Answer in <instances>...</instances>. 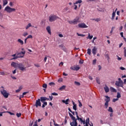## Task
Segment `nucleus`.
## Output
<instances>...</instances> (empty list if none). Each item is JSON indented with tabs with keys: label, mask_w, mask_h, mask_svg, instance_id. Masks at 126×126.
I'll list each match as a JSON object with an SVG mask.
<instances>
[{
	"label": "nucleus",
	"mask_w": 126,
	"mask_h": 126,
	"mask_svg": "<svg viewBox=\"0 0 126 126\" xmlns=\"http://www.w3.org/2000/svg\"><path fill=\"white\" fill-rule=\"evenodd\" d=\"M0 90L1 94L3 95L4 98H8V95H9V94L7 93L6 91L4 90V88H3V87L1 86L0 88Z\"/></svg>",
	"instance_id": "f257e3e1"
},
{
	"label": "nucleus",
	"mask_w": 126,
	"mask_h": 126,
	"mask_svg": "<svg viewBox=\"0 0 126 126\" xmlns=\"http://www.w3.org/2000/svg\"><path fill=\"white\" fill-rule=\"evenodd\" d=\"M68 22L69 24H74V25H76V24L80 22V21H79V17L77 16L73 20L68 21Z\"/></svg>",
	"instance_id": "f03ea898"
},
{
	"label": "nucleus",
	"mask_w": 126,
	"mask_h": 126,
	"mask_svg": "<svg viewBox=\"0 0 126 126\" xmlns=\"http://www.w3.org/2000/svg\"><path fill=\"white\" fill-rule=\"evenodd\" d=\"M57 19H60V17L57 16L56 15H51L49 17V21L50 22H54V21H56Z\"/></svg>",
	"instance_id": "7ed1b4c3"
},
{
	"label": "nucleus",
	"mask_w": 126,
	"mask_h": 126,
	"mask_svg": "<svg viewBox=\"0 0 126 126\" xmlns=\"http://www.w3.org/2000/svg\"><path fill=\"white\" fill-rule=\"evenodd\" d=\"M105 97L106 98L104 99V101H105L104 103V106L106 109H108V106L109 105V102L111 101V99L110 98V97L108 95H105Z\"/></svg>",
	"instance_id": "20e7f679"
},
{
	"label": "nucleus",
	"mask_w": 126,
	"mask_h": 126,
	"mask_svg": "<svg viewBox=\"0 0 126 126\" xmlns=\"http://www.w3.org/2000/svg\"><path fill=\"white\" fill-rule=\"evenodd\" d=\"M4 10L5 11L8 12V13H11V12H13V11H15L16 9L15 8H11L9 6H7L5 7Z\"/></svg>",
	"instance_id": "39448f33"
},
{
	"label": "nucleus",
	"mask_w": 126,
	"mask_h": 126,
	"mask_svg": "<svg viewBox=\"0 0 126 126\" xmlns=\"http://www.w3.org/2000/svg\"><path fill=\"white\" fill-rule=\"evenodd\" d=\"M18 67L19 70H22V71H24V70H25V69H26V67H25V66H24V64H23L22 63H18Z\"/></svg>",
	"instance_id": "423d86ee"
},
{
	"label": "nucleus",
	"mask_w": 126,
	"mask_h": 126,
	"mask_svg": "<svg viewBox=\"0 0 126 126\" xmlns=\"http://www.w3.org/2000/svg\"><path fill=\"white\" fill-rule=\"evenodd\" d=\"M115 85H116V86H118V87H122V88H124V82H119L116 81L115 83Z\"/></svg>",
	"instance_id": "0eeeda50"
},
{
	"label": "nucleus",
	"mask_w": 126,
	"mask_h": 126,
	"mask_svg": "<svg viewBox=\"0 0 126 126\" xmlns=\"http://www.w3.org/2000/svg\"><path fill=\"white\" fill-rule=\"evenodd\" d=\"M79 28H88V26L85 23H80L78 24Z\"/></svg>",
	"instance_id": "6e6552de"
},
{
	"label": "nucleus",
	"mask_w": 126,
	"mask_h": 126,
	"mask_svg": "<svg viewBox=\"0 0 126 126\" xmlns=\"http://www.w3.org/2000/svg\"><path fill=\"white\" fill-rule=\"evenodd\" d=\"M40 98H38V100H36L35 106L36 108H38V106L41 107V101Z\"/></svg>",
	"instance_id": "1a4fd4ad"
},
{
	"label": "nucleus",
	"mask_w": 126,
	"mask_h": 126,
	"mask_svg": "<svg viewBox=\"0 0 126 126\" xmlns=\"http://www.w3.org/2000/svg\"><path fill=\"white\" fill-rule=\"evenodd\" d=\"M77 120L80 121L81 124H83V125H85V119H82L81 118H79V116H77Z\"/></svg>",
	"instance_id": "9d476101"
},
{
	"label": "nucleus",
	"mask_w": 126,
	"mask_h": 126,
	"mask_svg": "<svg viewBox=\"0 0 126 126\" xmlns=\"http://www.w3.org/2000/svg\"><path fill=\"white\" fill-rule=\"evenodd\" d=\"M11 57H13L10 59L11 61H12L13 60H17V59H18V56L16 55V54L11 55Z\"/></svg>",
	"instance_id": "9b49d317"
},
{
	"label": "nucleus",
	"mask_w": 126,
	"mask_h": 126,
	"mask_svg": "<svg viewBox=\"0 0 126 126\" xmlns=\"http://www.w3.org/2000/svg\"><path fill=\"white\" fill-rule=\"evenodd\" d=\"M11 65L13 66V67H14L15 68H16L17 66H18V63H15V62H12L11 63Z\"/></svg>",
	"instance_id": "f8f14e48"
},
{
	"label": "nucleus",
	"mask_w": 126,
	"mask_h": 126,
	"mask_svg": "<svg viewBox=\"0 0 126 126\" xmlns=\"http://www.w3.org/2000/svg\"><path fill=\"white\" fill-rule=\"evenodd\" d=\"M92 53L94 56L96 55L97 53V48L95 46L94 47V48L92 49Z\"/></svg>",
	"instance_id": "ddd939ff"
},
{
	"label": "nucleus",
	"mask_w": 126,
	"mask_h": 126,
	"mask_svg": "<svg viewBox=\"0 0 126 126\" xmlns=\"http://www.w3.org/2000/svg\"><path fill=\"white\" fill-rule=\"evenodd\" d=\"M70 125L71 126H77V121H72L70 122Z\"/></svg>",
	"instance_id": "4468645a"
},
{
	"label": "nucleus",
	"mask_w": 126,
	"mask_h": 126,
	"mask_svg": "<svg viewBox=\"0 0 126 126\" xmlns=\"http://www.w3.org/2000/svg\"><path fill=\"white\" fill-rule=\"evenodd\" d=\"M117 9H116L115 11H113L112 13L111 20H114L115 19V16H116V11H117Z\"/></svg>",
	"instance_id": "2eb2a0df"
},
{
	"label": "nucleus",
	"mask_w": 126,
	"mask_h": 126,
	"mask_svg": "<svg viewBox=\"0 0 126 126\" xmlns=\"http://www.w3.org/2000/svg\"><path fill=\"white\" fill-rule=\"evenodd\" d=\"M46 30L48 32V33H49V34H50V35H51V34H52V32H51V27H50V26L47 27Z\"/></svg>",
	"instance_id": "dca6fc26"
},
{
	"label": "nucleus",
	"mask_w": 126,
	"mask_h": 126,
	"mask_svg": "<svg viewBox=\"0 0 126 126\" xmlns=\"http://www.w3.org/2000/svg\"><path fill=\"white\" fill-rule=\"evenodd\" d=\"M68 101H69V99L67 98V99L65 100H63L62 102L63 103H64L66 105L68 104Z\"/></svg>",
	"instance_id": "f3484780"
},
{
	"label": "nucleus",
	"mask_w": 126,
	"mask_h": 126,
	"mask_svg": "<svg viewBox=\"0 0 126 126\" xmlns=\"http://www.w3.org/2000/svg\"><path fill=\"white\" fill-rule=\"evenodd\" d=\"M104 90L106 93H108L109 91H110V89H109V87L108 86H106L105 87H104Z\"/></svg>",
	"instance_id": "a211bd4d"
},
{
	"label": "nucleus",
	"mask_w": 126,
	"mask_h": 126,
	"mask_svg": "<svg viewBox=\"0 0 126 126\" xmlns=\"http://www.w3.org/2000/svg\"><path fill=\"white\" fill-rule=\"evenodd\" d=\"M47 100V97H40V101L41 102H44V101Z\"/></svg>",
	"instance_id": "6ab92c4d"
},
{
	"label": "nucleus",
	"mask_w": 126,
	"mask_h": 126,
	"mask_svg": "<svg viewBox=\"0 0 126 126\" xmlns=\"http://www.w3.org/2000/svg\"><path fill=\"white\" fill-rule=\"evenodd\" d=\"M90 122V120H89V118H88L86 120V122H85V124L86 126H88V125H89V123Z\"/></svg>",
	"instance_id": "aec40b11"
},
{
	"label": "nucleus",
	"mask_w": 126,
	"mask_h": 126,
	"mask_svg": "<svg viewBox=\"0 0 126 126\" xmlns=\"http://www.w3.org/2000/svg\"><path fill=\"white\" fill-rule=\"evenodd\" d=\"M18 43H20L21 45H23L24 44V42H23V40H21V39L19 38L18 39Z\"/></svg>",
	"instance_id": "412c9836"
},
{
	"label": "nucleus",
	"mask_w": 126,
	"mask_h": 126,
	"mask_svg": "<svg viewBox=\"0 0 126 126\" xmlns=\"http://www.w3.org/2000/svg\"><path fill=\"white\" fill-rule=\"evenodd\" d=\"M26 52L25 51H21V52L19 53L18 55H23V56H25Z\"/></svg>",
	"instance_id": "4be33fe9"
},
{
	"label": "nucleus",
	"mask_w": 126,
	"mask_h": 126,
	"mask_svg": "<svg viewBox=\"0 0 126 126\" xmlns=\"http://www.w3.org/2000/svg\"><path fill=\"white\" fill-rule=\"evenodd\" d=\"M32 27V25L31 24V23H29L28 25L26 26V29L27 30V29H29L30 27Z\"/></svg>",
	"instance_id": "5701e85b"
},
{
	"label": "nucleus",
	"mask_w": 126,
	"mask_h": 126,
	"mask_svg": "<svg viewBox=\"0 0 126 126\" xmlns=\"http://www.w3.org/2000/svg\"><path fill=\"white\" fill-rule=\"evenodd\" d=\"M82 2V0H78L74 3V4H78V3H81Z\"/></svg>",
	"instance_id": "b1692460"
},
{
	"label": "nucleus",
	"mask_w": 126,
	"mask_h": 126,
	"mask_svg": "<svg viewBox=\"0 0 126 126\" xmlns=\"http://www.w3.org/2000/svg\"><path fill=\"white\" fill-rule=\"evenodd\" d=\"M8 3V2L7 1V0H3V5H6V4H7V3Z\"/></svg>",
	"instance_id": "393cba45"
},
{
	"label": "nucleus",
	"mask_w": 126,
	"mask_h": 126,
	"mask_svg": "<svg viewBox=\"0 0 126 126\" xmlns=\"http://www.w3.org/2000/svg\"><path fill=\"white\" fill-rule=\"evenodd\" d=\"M63 89H65V86H62L59 88V90H60L61 91H63Z\"/></svg>",
	"instance_id": "a878e982"
},
{
	"label": "nucleus",
	"mask_w": 126,
	"mask_h": 126,
	"mask_svg": "<svg viewBox=\"0 0 126 126\" xmlns=\"http://www.w3.org/2000/svg\"><path fill=\"white\" fill-rule=\"evenodd\" d=\"M87 54L90 56L91 55V49L88 48L87 50Z\"/></svg>",
	"instance_id": "bb28decb"
},
{
	"label": "nucleus",
	"mask_w": 126,
	"mask_h": 126,
	"mask_svg": "<svg viewBox=\"0 0 126 126\" xmlns=\"http://www.w3.org/2000/svg\"><path fill=\"white\" fill-rule=\"evenodd\" d=\"M108 112H110V113H114V111L113 110V108L112 107H109V109H108Z\"/></svg>",
	"instance_id": "cd10ccee"
},
{
	"label": "nucleus",
	"mask_w": 126,
	"mask_h": 126,
	"mask_svg": "<svg viewBox=\"0 0 126 126\" xmlns=\"http://www.w3.org/2000/svg\"><path fill=\"white\" fill-rule=\"evenodd\" d=\"M93 38V35H90V33H88V36L87 37V39H90V40H91Z\"/></svg>",
	"instance_id": "c85d7f7f"
},
{
	"label": "nucleus",
	"mask_w": 126,
	"mask_h": 126,
	"mask_svg": "<svg viewBox=\"0 0 126 126\" xmlns=\"http://www.w3.org/2000/svg\"><path fill=\"white\" fill-rule=\"evenodd\" d=\"M71 120H72L73 122H77V118L76 119L74 116H73L71 118Z\"/></svg>",
	"instance_id": "c756f323"
},
{
	"label": "nucleus",
	"mask_w": 126,
	"mask_h": 126,
	"mask_svg": "<svg viewBox=\"0 0 126 126\" xmlns=\"http://www.w3.org/2000/svg\"><path fill=\"white\" fill-rule=\"evenodd\" d=\"M121 97H122V95H121V93H117V98L118 99H119V98H121Z\"/></svg>",
	"instance_id": "7c9ffc66"
},
{
	"label": "nucleus",
	"mask_w": 126,
	"mask_h": 126,
	"mask_svg": "<svg viewBox=\"0 0 126 126\" xmlns=\"http://www.w3.org/2000/svg\"><path fill=\"white\" fill-rule=\"evenodd\" d=\"M22 89V88L21 87H19L18 90H16L15 92L16 93H18V92H20V91Z\"/></svg>",
	"instance_id": "2f4dec72"
},
{
	"label": "nucleus",
	"mask_w": 126,
	"mask_h": 126,
	"mask_svg": "<svg viewBox=\"0 0 126 126\" xmlns=\"http://www.w3.org/2000/svg\"><path fill=\"white\" fill-rule=\"evenodd\" d=\"M49 85L50 86H55V85H56V84L54 82H50L49 83Z\"/></svg>",
	"instance_id": "473e14b6"
},
{
	"label": "nucleus",
	"mask_w": 126,
	"mask_h": 126,
	"mask_svg": "<svg viewBox=\"0 0 126 126\" xmlns=\"http://www.w3.org/2000/svg\"><path fill=\"white\" fill-rule=\"evenodd\" d=\"M79 69H80V67L78 66H75V70L77 71V70H79Z\"/></svg>",
	"instance_id": "72a5a7b5"
},
{
	"label": "nucleus",
	"mask_w": 126,
	"mask_h": 126,
	"mask_svg": "<svg viewBox=\"0 0 126 126\" xmlns=\"http://www.w3.org/2000/svg\"><path fill=\"white\" fill-rule=\"evenodd\" d=\"M74 84H75L76 85H77V86H80V83H79V82H78L75 81V82H74Z\"/></svg>",
	"instance_id": "f704fd0d"
},
{
	"label": "nucleus",
	"mask_w": 126,
	"mask_h": 126,
	"mask_svg": "<svg viewBox=\"0 0 126 126\" xmlns=\"http://www.w3.org/2000/svg\"><path fill=\"white\" fill-rule=\"evenodd\" d=\"M43 88H45V89H47V88L48 87V86L47 85V84H44L42 85Z\"/></svg>",
	"instance_id": "c9c22d12"
},
{
	"label": "nucleus",
	"mask_w": 126,
	"mask_h": 126,
	"mask_svg": "<svg viewBox=\"0 0 126 126\" xmlns=\"http://www.w3.org/2000/svg\"><path fill=\"white\" fill-rule=\"evenodd\" d=\"M77 108V105H74L73 106V110H74L75 111H76V110H77V109L76 108Z\"/></svg>",
	"instance_id": "e433bc0d"
},
{
	"label": "nucleus",
	"mask_w": 126,
	"mask_h": 126,
	"mask_svg": "<svg viewBox=\"0 0 126 126\" xmlns=\"http://www.w3.org/2000/svg\"><path fill=\"white\" fill-rule=\"evenodd\" d=\"M51 95H53V96H58L59 94L57 93H52Z\"/></svg>",
	"instance_id": "4c0bfd02"
},
{
	"label": "nucleus",
	"mask_w": 126,
	"mask_h": 126,
	"mask_svg": "<svg viewBox=\"0 0 126 126\" xmlns=\"http://www.w3.org/2000/svg\"><path fill=\"white\" fill-rule=\"evenodd\" d=\"M96 82L98 83V84H100V79L98 78H96Z\"/></svg>",
	"instance_id": "58836bf2"
},
{
	"label": "nucleus",
	"mask_w": 126,
	"mask_h": 126,
	"mask_svg": "<svg viewBox=\"0 0 126 126\" xmlns=\"http://www.w3.org/2000/svg\"><path fill=\"white\" fill-rule=\"evenodd\" d=\"M97 62V60L96 59H94L93 61V64L95 65L96 64V62Z\"/></svg>",
	"instance_id": "ea45409f"
},
{
	"label": "nucleus",
	"mask_w": 126,
	"mask_h": 126,
	"mask_svg": "<svg viewBox=\"0 0 126 126\" xmlns=\"http://www.w3.org/2000/svg\"><path fill=\"white\" fill-rule=\"evenodd\" d=\"M16 116H17V118H20V117L21 116V113H17L16 114Z\"/></svg>",
	"instance_id": "a19ab883"
},
{
	"label": "nucleus",
	"mask_w": 126,
	"mask_h": 126,
	"mask_svg": "<svg viewBox=\"0 0 126 126\" xmlns=\"http://www.w3.org/2000/svg\"><path fill=\"white\" fill-rule=\"evenodd\" d=\"M105 57L107 59V61H109L110 60V57L109 56V54H106Z\"/></svg>",
	"instance_id": "79ce46f5"
},
{
	"label": "nucleus",
	"mask_w": 126,
	"mask_h": 126,
	"mask_svg": "<svg viewBox=\"0 0 126 126\" xmlns=\"http://www.w3.org/2000/svg\"><path fill=\"white\" fill-rule=\"evenodd\" d=\"M94 20H95V21H96V22H99V21H101V19L100 18H96L94 19Z\"/></svg>",
	"instance_id": "37998d69"
},
{
	"label": "nucleus",
	"mask_w": 126,
	"mask_h": 126,
	"mask_svg": "<svg viewBox=\"0 0 126 126\" xmlns=\"http://www.w3.org/2000/svg\"><path fill=\"white\" fill-rule=\"evenodd\" d=\"M5 113H8V114H10L11 115V116H14V113H12V112H9V111L5 112Z\"/></svg>",
	"instance_id": "c03bdc74"
},
{
	"label": "nucleus",
	"mask_w": 126,
	"mask_h": 126,
	"mask_svg": "<svg viewBox=\"0 0 126 126\" xmlns=\"http://www.w3.org/2000/svg\"><path fill=\"white\" fill-rule=\"evenodd\" d=\"M112 101L113 103H115V102H117V101H119V98H114Z\"/></svg>",
	"instance_id": "a18cd8bd"
},
{
	"label": "nucleus",
	"mask_w": 126,
	"mask_h": 126,
	"mask_svg": "<svg viewBox=\"0 0 126 126\" xmlns=\"http://www.w3.org/2000/svg\"><path fill=\"white\" fill-rule=\"evenodd\" d=\"M124 57H125L126 58V47H124Z\"/></svg>",
	"instance_id": "49530a36"
},
{
	"label": "nucleus",
	"mask_w": 126,
	"mask_h": 126,
	"mask_svg": "<svg viewBox=\"0 0 126 126\" xmlns=\"http://www.w3.org/2000/svg\"><path fill=\"white\" fill-rule=\"evenodd\" d=\"M77 35H78V36H81V37L85 36V34H79V33H77Z\"/></svg>",
	"instance_id": "de8ad7c7"
},
{
	"label": "nucleus",
	"mask_w": 126,
	"mask_h": 126,
	"mask_svg": "<svg viewBox=\"0 0 126 126\" xmlns=\"http://www.w3.org/2000/svg\"><path fill=\"white\" fill-rule=\"evenodd\" d=\"M114 29H115V27H113L111 28V31H110V34L112 35V33H113V31H114Z\"/></svg>",
	"instance_id": "09e8293b"
},
{
	"label": "nucleus",
	"mask_w": 126,
	"mask_h": 126,
	"mask_svg": "<svg viewBox=\"0 0 126 126\" xmlns=\"http://www.w3.org/2000/svg\"><path fill=\"white\" fill-rule=\"evenodd\" d=\"M27 35H28V32H25L23 34V36H24V37H26V36H27Z\"/></svg>",
	"instance_id": "8fccbe9b"
},
{
	"label": "nucleus",
	"mask_w": 126,
	"mask_h": 126,
	"mask_svg": "<svg viewBox=\"0 0 126 126\" xmlns=\"http://www.w3.org/2000/svg\"><path fill=\"white\" fill-rule=\"evenodd\" d=\"M28 39H30L33 38V36H32V35H29V36H28V37H27Z\"/></svg>",
	"instance_id": "3c124183"
},
{
	"label": "nucleus",
	"mask_w": 126,
	"mask_h": 126,
	"mask_svg": "<svg viewBox=\"0 0 126 126\" xmlns=\"http://www.w3.org/2000/svg\"><path fill=\"white\" fill-rule=\"evenodd\" d=\"M49 100L52 101L53 100V95H49Z\"/></svg>",
	"instance_id": "603ef678"
},
{
	"label": "nucleus",
	"mask_w": 126,
	"mask_h": 126,
	"mask_svg": "<svg viewBox=\"0 0 126 126\" xmlns=\"http://www.w3.org/2000/svg\"><path fill=\"white\" fill-rule=\"evenodd\" d=\"M79 107H82V103L79 100Z\"/></svg>",
	"instance_id": "864d4df0"
},
{
	"label": "nucleus",
	"mask_w": 126,
	"mask_h": 126,
	"mask_svg": "<svg viewBox=\"0 0 126 126\" xmlns=\"http://www.w3.org/2000/svg\"><path fill=\"white\" fill-rule=\"evenodd\" d=\"M70 69H71L72 70H75V67L71 66Z\"/></svg>",
	"instance_id": "5fc2aeb1"
},
{
	"label": "nucleus",
	"mask_w": 126,
	"mask_h": 126,
	"mask_svg": "<svg viewBox=\"0 0 126 126\" xmlns=\"http://www.w3.org/2000/svg\"><path fill=\"white\" fill-rule=\"evenodd\" d=\"M13 2H10L9 5L10 6H13Z\"/></svg>",
	"instance_id": "6e6d98bb"
},
{
	"label": "nucleus",
	"mask_w": 126,
	"mask_h": 126,
	"mask_svg": "<svg viewBox=\"0 0 126 126\" xmlns=\"http://www.w3.org/2000/svg\"><path fill=\"white\" fill-rule=\"evenodd\" d=\"M58 82H63V78H60L58 80Z\"/></svg>",
	"instance_id": "4d7b16f0"
},
{
	"label": "nucleus",
	"mask_w": 126,
	"mask_h": 126,
	"mask_svg": "<svg viewBox=\"0 0 126 126\" xmlns=\"http://www.w3.org/2000/svg\"><path fill=\"white\" fill-rule=\"evenodd\" d=\"M120 69H121V70H125L126 68L124 67H120Z\"/></svg>",
	"instance_id": "13d9d810"
},
{
	"label": "nucleus",
	"mask_w": 126,
	"mask_h": 126,
	"mask_svg": "<svg viewBox=\"0 0 126 126\" xmlns=\"http://www.w3.org/2000/svg\"><path fill=\"white\" fill-rule=\"evenodd\" d=\"M28 93H29V92H24L23 93V95L24 96V95H26V94H28Z\"/></svg>",
	"instance_id": "bf43d9fd"
},
{
	"label": "nucleus",
	"mask_w": 126,
	"mask_h": 126,
	"mask_svg": "<svg viewBox=\"0 0 126 126\" xmlns=\"http://www.w3.org/2000/svg\"><path fill=\"white\" fill-rule=\"evenodd\" d=\"M120 35L122 38H124V32H122L120 33Z\"/></svg>",
	"instance_id": "052dcab7"
},
{
	"label": "nucleus",
	"mask_w": 126,
	"mask_h": 126,
	"mask_svg": "<svg viewBox=\"0 0 126 126\" xmlns=\"http://www.w3.org/2000/svg\"><path fill=\"white\" fill-rule=\"evenodd\" d=\"M102 69V66H101L100 65H98V70H101Z\"/></svg>",
	"instance_id": "680f3d73"
},
{
	"label": "nucleus",
	"mask_w": 126,
	"mask_h": 126,
	"mask_svg": "<svg viewBox=\"0 0 126 126\" xmlns=\"http://www.w3.org/2000/svg\"><path fill=\"white\" fill-rule=\"evenodd\" d=\"M43 104H44L45 106H47L48 105V103L46 101H44Z\"/></svg>",
	"instance_id": "e2e57ef3"
},
{
	"label": "nucleus",
	"mask_w": 126,
	"mask_h": 126,
	"mask_svg": "<svg viewBox=\"0 0 126 126\" xmlns=\"http://www.w3.org/2000/svg\"><path fill=\"white\" fill-rule=\"evenodd\" d=\"M18 59L20 58H24V55H21L19 56H18Z\"/></svg>",
	"instance_id": "0e129e2a"
},
{
	"label": "nucleus",
	"mask_w": 126,
	"mask_h": 126,
	"mask_svg": "<svg viewBox=\"0 0 126 126\" xmlns=\"http://www.w3.org/2000/svg\"><path fill=\"white\" fill-rule=\"evenodd\" d=\"M47 57H45L44 58V63H46V62H47Z\"/></svg>",
	"instance_id": "69168bd1"
},
{
	"label": "nucleus",
	"mask_w": 126,
	"mask_h": 126,
	"mask_svg": "<svg viewBox=\"0 0 126 126\" xmlns=\"http://www.w3.org/2000/svg\"><path fill=\"white\" fill-rule=\"evenodd\" d=\"M0 74L1 75H4V72H0Z\"/></svg>",
	"instance_id": "338daca9"
},
{
	"label": "nucleus",
	"mask_w": 126,
	"mask_h": 126,
	"mask_svg": "<svg viewBox=\"0 0 126 126\" xmlns=\"http://www.w3.org/2000/svg\"><path fill=\"white\" fill-rule=\"evenodd\" d=\"M33 126H38V125H37V121L35 122V124L33 125Z\"/></svg>",
	"instance_id": "774afa93"
}]
</instances>
